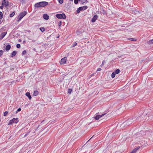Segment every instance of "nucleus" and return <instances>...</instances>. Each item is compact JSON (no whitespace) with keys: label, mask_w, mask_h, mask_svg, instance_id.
Wrapping results in <instances>:
<instances>
[{"label":"nucleus","mask_w":153,"mask_h":153,"mask_svg":"<svg viewBox=\"0 0 153 153\" xmlns=\"http://www.w3.org/2000/svg\"><path fill=\"white\" fill-rule=\"evenodd\" d=\"M88 6H85L83 7H80L78 8L76 12L77 13H80V11L85 10L88 8Z\"/></svg>","instance_id":"obj_3"},{"label":"nucleus","mask_w":153,"mask_h":153,"mask_svg":"<svg viewBox=\"0 0 153 153\" xmlns=\"http://www.w3.org/2000/svg\"><path fill=\"white\" fill-rule=\"evenodd\" d=\"M59 3L62 4L63 3V0H57Z\"/></svg>","instance_id":"obj_25"},{"label":"nucleus","mask_w":153,"mask_h":153,"mask_svg":"<svg viewBox=\"0 0 153 153\" xmlns=\"http://www.w3.org/2000/svg\"><path fill=\"white\" fill-rule=\"evenodd\" d=\"M148 43L149 44H153V39L149 40Z\"/></svg>","instance_id":"obj_17"},{"label":"nucleus","mask_w":153,"mask_h":153,"mask_svg":"<svg viewBox=\"0 0 153 153\" xmlns=\"http://www.w3.org/2000/svg\"><path fill=\"white\" fill-rule=\"evenodd\" d=\"M138 149H139L138 148H136L135 149H135L136 151H137Z\"/></svg>","instance_id":"obj_41"},{"label":"nucleus","mask_w":153,"mask_h":153,"mask_svg":"<svg viewBox=\"0 0 153 153\" xmlns=\"http://www.w3.org/2000/svg\"><path fill=\"white\" fill-rule=\"evenodd\" d=\"M98 16L97 15H95L91 19V22H95L96 20L97 19Z\"/></svg>","instance_id":"obj_11"},{"label":"nucleus","mask_w":153,"mask_h":153,"mask_svg":"<svg viewBox=\"0 0 153 153\" xmlns=\"http://www.w3.org/2000/svg\"><path fill=\"white\" fill-rule=\"evenodd\" d=\"M71 1H72L73 0H70Z\"/></svg>","instance_id":"obj_44"},{"label":"nucleus","mask_w":153,"mask_h":153,"mask_svg":"<svg viewBox=\"0 0 153 153\" xmlns=\"http://www.w3.org/2000/svg\"><path fill=\"white\" fill-rule=\"evenodd\" d=\"M105 62V61H102V64L101 65V66H103L104 65V63Z\"/></svg>","instance_id":"obj_34"},{"label":"nucleus","mask_w":153,"mask_h":153,"mask_svg":"<svg viewBox=\"0 0 153 153\" xmlns=\"http://www.w3.org/2000/svg\"><path fill=\"white\" fill-rule=\"evenodd\" d=\"M78 1L77 0H74V3L75 4H77L78 3Z\"/></svg>","instance_id":"obj_33"},{"label":"nucleus","mask_w":153,"mask_h":153,"mask_svg":"<svg viewBox=\"0 0 153 153\" xmlns=\"http://www.w3.org/2000/svg\"><path fill=\"white\" fill-rule=\"evenodd\" d=\"M1 6H3V7H5V5H4V3H3V2L2 1V2Z\"/></svg>","instance_id":"obj_37"},{"label":"nucleus","mask_w":153,"mask_h":153,"mask_svg":"<svg viewBox=\"0 0 153 153\" xmlns=\"http://www.w3.org/2000/svg\"><path fill=\"white\" fill-rule=\"evenodd\" d=\"M94 136V135H93V136H92L90 138V139L88 141H89Z\"/></svg>","instance_id":"obj_40"},{"label":"nucleus","mask_w":153,"mask_h":153,"mask_svg":"<svg viewBox=\"0 0 153 153\" xmlns=\"http://www.w3.org/2000/svg\"><path fill=\"white\" fill-rule=\"evenodd\" d=\"M30 131L28 132L27 134H25L24 136V137H26L30 133Z\"/></svg>","instance_id":"obj_35"},{"label":"nucleus","mask_w":153,"mask_h":153,"mask_svg":"<svg viewBox=\"0 0 153 153\" xmlns=\"http://www.w3.org/2000/svg\"><path fill=\"white\" fill-rule=\"evenodd\" d=\"M3 14L2 12L1 11H0V19H1L3 17Z\"/></svg>","instance_id":"obj_19"},{"label":"nucleus","mask_w":153,"mask_h":153,"mask_svg":"<svg viewBox=\"0 0 153 153\" xmlns=\"http://www.w3.org/2000/svg\"><path fill=\"white\" fill-rule=\"evenodd\" d=\"M56 17L58 19H63L66 18V16L64 13L58 14L56 15Z\"/></svg>","instance_id":"obj_5"},{"label":"nucleus","mask_w":153,"mask_h":153,"mask_svg":"<svg viewBox=\"0 0 153 153\" xmlns=\"http://www.w3.org/2000/svg\"><path fill=\"white\" fill-rule=\"evenodd\" d=\"M19 121L18 118H14L12 120H10L9 121L8 125H10L13 124V123H17Z\"/></svg>","instance_id":"obj_4"},{"label":"nucleus","mask_w":153,"mask_h":153,"mask_svg":"<svg viewBox=\"0 0 153 153\" xmlns=\"http://www.w3.org/2000/svg\"><path fill=\"white\" fill-rule=\"evenodd\" d=\"M116 74L114 72H113L111 74V77L112 78H114Z\"/></svg>","instance_id":"obj_21"},{"label":"nucleus","mask_w":153,"mask_h":153,"mask_svg":"<svg viewBox=\"0 0 153 153\" xmlns=\"http://www.w3.org/2000/svg\"><path fill=\"white\" fill-rule=\"evenodd\" d=\"M39 94V92L38 91H35L33 94V95L34 96H36L37 95Z\"/></svg>","instance_id":"obj_15"},{"label":"nucleus","mask_w":153,"mask_h":153,"mask_svg":"<svg viewBox=\"0 0 153 153\" xmlns=\"http://www.w3.org/2000/svg\"><path fill=\"white\" fill-rule=\"evenodd\" d=\"M3 8V6H0V9H2Z\"/></svg>","instance_id":"obj_39"},{"label":"nucleus","mask_w":153,"mask_h":153,"mask_svg":"<svg viewBox=\"0 0 153 153\" xmlns=\"http://www.w3.org/2000/svg\"><path fill=\"white\" fill-rule=\"evenodd\" d=\"M21 110V108H19L16 111V113H17V112H19Z\"/></svg>","instance_id":"obj_32"},{"label":"nucleus","mask_w":153,"mask_h":153,"mask_svg":"<svg viewBox=\"0 0 153 153\" xmlns=\"http://www.w3.org/2000/svg\"><path fill=\"white\" fill-rule=\"evenodd\" d=\"M2 23V22L0 20V24H1Z\"/></svg>","instance_id":"obj_42"},{"label":"nucleus","mask_w":153,"mask_h":153,"mask_svg":"<svg viewBox=\"0 0 153 153\" xmlns=\"http://www.w3.org/2000/svg\"><path fill=\"white\" fill-rule=\"evenodd\" d=\"M78 0V1H80L81 0Z\"/></svg>","instance_id":"obj_43"},{"label":"nucleus","mask_w":153,"mask_h":153,"mask_svg":"<svg viewBox=\"0 0 153 153\" xmlns=\"http://www.w3.org/2000/svg\"><path fill=\"white\" fill-rule=\"evenodd\" d=\"M62 25V22L61 21H60L59 22V26H60Z\"/></svg>","instance_id":"obj_36"},{"label":"nucleus","mask_w":153,"mask_h":153,"mask_svg":"<svg viewBox=\"0 0 153 153\" xmlns=\"http://www.w3.org/2000/svg\"><path fill=\"white\" fill-rule=\"evenodd\" d=\"M17 52L16 51H13L12 53L11 54L10 56L12 57H13L16 54Z\"/></svg>","instance_id":"obj_14"},{"label":"nucleus","mask_w":153,"mask_h":153,"mask_svg":"<svg viewBox=\"0 0 153 153\" xmlns=\"http://www.w3.org/2000/svg\"><path fill=\"white\" fill-rule=\"evenodd\" d=\"M85 1H86L87 2H88L87 0H81V2L82 3H84Z\"/></svg>","instance_id":"obj_27"},{"label":"nucleus","mask_w":153,"mask_h":153,"mask_svg":"<svg viewBox=\"0 0 153 153\" xmlns=\"http://www.w3.org/2000/svg\"><path fill=\"white\" fill-rule=\"evenodd\" d=\"M26 95L28 98L29 99H30L32 97L29 92H27L25 94Z\"/></svg>","instance_id":"obj_13"},{"label":"nucleus","mask_w":153,"mask_h":153,"mask_svg":"<svg viewBox=\"0 0 153 153\" xmlns=\"http://www.w3.org/2000/svg\"><path fill=\"white\" fill-rule=\"evenodd\" d=\"M43 18L45 20H48L49 18V16L47 14H45L43 15Z\"/></svg>","instance_id":"obj_12"},{"label":"nucleus","mask_w":153,"mask_h":153,"mask_svg":"<svg viewBox=\"0 0 153 153\" xmlns=\"http://www.w3.org/2000/svg\"><path fill=\"white\" fill-rule=\"evenodd\" d=\"M15 15L14 12H12L11 14L10 15V16L11 17H12L14 15Z\"/></svg>","instance_id":"obj_23"},{"label":"nucleus","mask_w":153,"mask_h":153,"mask_svg":"<svg viewBox=\"0 0 153 153\" xmlns=\"http://www.w3.org/2000/svg\"><path fill=\"white\" fill-rule=\"evenodd\" d=\"M101 70V68H98L97 69V71H100Z\"/></svg>","instance_id":"obj_38"},{"label":"nucleus","mask_w":153,"mask_h":153,"mask_svg":"<svg viewBox=\"0 0 153 153\" xmlns=\"http://www.w3.org/2000/svg\"><path fill=\"white\" fill-rule=\"evenodd\" d=\"M77 43L76 42H74L72 44V47H74L77 45Z\"/></svg>","instance_id":"obj_26"},{"label":"nucleus","mask_w":153,"mask_h":153,"mask_svg":"<svg viewBox=\"0 0 153 153\" xmlns=\"http://www.w3.org/2000/svg\"><path fill=\"white\" fill-rule=\"evenodd\" d=\"M10 48H11L10 45H8L6 46V48H5V50L6 51H8L10 49Z\"/></svg>","instance_id":"obj_16"},{"label":"nucleus","mask_w":153,"mask_h":153,"mask_svg":"<svg viewBox=\"0 0 153 153\" xmlns=\"http://www.w3.org/2000/svg\"><path fill=\"white\" fill-rule=\"evenodd\" d=\"M26 51L25 50L24 51L22 52V55H25L26 53Z\"/></svg>","instance_id":"obj_29"},{"label":"nucleus","mask_w":153,"mask_h":153,"mask_svg":"<svg viewBox=\"0 0 153 153\" xmlns=\"http://www.w3.org/2000/svg\"><path fill=\"white\" fill-rule=\"evenodd\" d=\"M132 120L133 119L131 118H129L125 122V123H126V124L129 125L131 124L133 122Z\"/></svg>","instance_id":"obj_7"},{"label":"nucleus","mask_w":153,"mask_h":153,"mask_svg":"<svg viewBox=\"0 0 153 153\" xmlns=\"http://www.w3.org/2000/svg\"><path fill=\"white\" fill-rule=\"evenodd\" d=\"M120 72V70L119 69H117L114 72L115 73V74H118Z\"/></svg>","instance_id":"obj_18"},{"label":"nucleus","mask_w":153,"mask_h":153,"mask_svg":"<svg viewBox=\"0 0 153 153\" xmlns=\"http://www.w3.org/2000/svg\"><path fill=\"white\" fill-rule=\"evenodd\" d=\"M3 51L2 50H0V56L2 55L3 53Z\"/></svg>","instance_id":"obj_30"},{"label":"nucleus","mask_w":153,"mask_h":153,"mask_svg":"<svg viewBox=\"0 0 153 153\" xmlns=\"http://www.w3.org/2000/svg\"><path fill=\"white\" fill-rule=\"evenodd\" d=\"M106 113H105L104 114H102V115H97L95 117V118L96 120H98L100 119V118L104 115Z\"/></svg>","instance_id":"obj_8"},{"label":"nucleus","mask_w":153,"mask_h":153,"mask_svg":"<svg viewBox=\"0 0 153 153\" xmlns=\"http://www.w3.org/2000/svg\"><path fill=\"white\" fill-rule=\"evenodd\" d=\"M128 39L132 41H136V39L133 38H128Z\"/></svg>","instance_id":"obj_20"},{"label":"nucleus","mask_w":153,"mask_h":153,"mask_svg":"<svg viewBox=\"0 0 153 153\" xmlns=\"http://www.w3.org/2000/svg\"><path fill=\"white\" fill-rule=\"evenodd\" d=\"M48 2L46 1H41L36 3L34 7L36 8L44 7L47 5Z\"/></svg>","instance_id":"obj_1"},{"label":"nucleus","mask_w":153,"mask_h":153,"mask_svg":"<svg viewBox=\"0 0 153 153\" xmlns=\"http://www.w3.org/2000/svg\"><path fill=\"white\" fill-rule=\"evenodd\" d=\"M40 30L42 32L44 31L45 30V29L43 27H42L40 28Z\"/></svg>","instance_id":"obj_22"},{"label":"nucleus","mask_w":153,"mask_h":153,"mask_svg":"<svg viewBox=\"0 0 153 153\" xmlns=\"http://www.w3.org/2000/svg\"><path fill=\"white\" fill-rule=\"evenodd\" d=\"M66 60L67 58L66 57L62 58L61 60L60 64H63L65 63L66 62Z\"/></svg>","instance_id":"obj_6"},{"label":"nucleus","mask_w":153,"mask_h":153,"mask_svg":"<svg viewBox=\"0 0 153 153\" xmlns=\"http://www.w3.org/2000/svg\"><path fill=\"white\" fill-rule=\"evenodd\" d=\"M8 111H5L4 113V116H5L7 115V114H8Z\"/></svg>","instance_id":"obj_28"},{"label":"nucleus","mask_w":153,"mask_h":153,"mask_svg":"<svg viewBox=\"0 0 153 153\" xmlns=\"http://www.w3.org/2000/svg\"><path fill=\"white\" fill-rule=\"evenodd\" d=\"M72 91V90L71 89H69L68 90V93L69 94H71V92Z\"/></svg>","instance_id":"obj_24"},{"label":"nucleus","mask_w":153,"mask_h":153,"mask_svg":"<svg viewBox=\"0 0 153 153\" xmlns=\"http://www.w3.org/2000/svg\"><path fill=\"white\" fill-rule=\"evenodd\" d=\"M27 13L25 11L21 13L18 16L17 19V21L18 22L20 21L26 15Z\"/></svg>","instance_id":"obj_2"},{"label":"nucleus","mask_w":153,"mask_h":153,"mask_svg":"<svg viewBox=\"0 0 153 153\" xmlns=\"http://www.w3.org/2000/svg\"><path fill=\"white\" fill-rule=\"evenodd\" d=\"M2 2L3 3H4L5 7H7L8 6L9 2L7 0H3Z\"/></svg>","instance_id":"obj_10"},{"label":"nucleus","mask_w":153,"mask_h":153,"mask_svg":"<svg viewBox=\"0 0 153 153\" xmlns=\"http://www.w3.org/2000/svg\"><path fill=\"white\" fill-rule=\"evenodd\" d=\"M7 32H4L2 33L0 35V40L2 39L6 35Z\"/></svg>","instance_id":"obj_9"},{"label":"nucleus","mask_w":153,"mask_h":153,"mask_svg":"<svg viewBox=\"0 0 153 153\" xmlns=\"http://www.w3.org/2000/svg\"><path fill=\"white\" fill-rule=\"evenodd\" d=\"M20 45L18 44L16 45V47L18 48H19L20 47Z\"/></svg>","instance_id":"obj_31"}]
</instances>
